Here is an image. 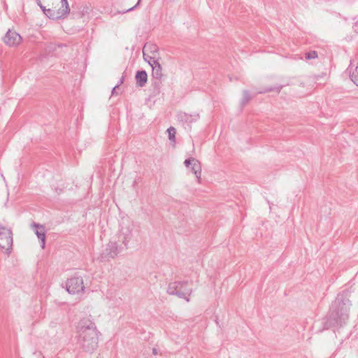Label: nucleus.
Returning a JSON list of instances; mask_svg holds the SVG:
<instances>
[{
	"label": "nucleus",
	"instance_id": "2eb2a0df",
	"mask_svg": "<svg viewBox=\"0 0 358 358\" xmlns=\"http://www.w3.org/2000/svg\"><path fill=\"white\" fill-rule=\"evenodd\" d=\"M350 78L351 80L357 85L358 86V64L355 68V69L351 71L350 74Z\"/></svg>",
	"mask_w": 358,
	"mask_h": 358
},
{
	"label": "nucleus",
	"instance_id": "c756f323",
	"mask_svg": "<svg viewBox=\"0 0 358 358\" xmlns=\"http://www.w3.org/2000/svg\"><path fill=\"white\" fill-rule=\"evenodd\" d=\"M140 3V1H138V2L136 3V6L138 5Z\"/></svg>",
	"mask_w": 358,
	"mask_h": 358
},
{
	"label": "nucleus",
	"instance_id": "a211bd4d",
	"mask_svg": "<svg viewBox=\"0 0 358 358\" xmlns=\"http://www.w3.org/2000/svg\"><path fill=\"white\" fill-rule=\"evenodd\" d=\"M317 57V52L315 50H311L305 54V58L307 60L315 59Z\"/></svg>",
	"mask_w": 358,
	"mask_h": 358
},
{
	"label": "nucleus",
	"instance_id": "39448f33",
	"mask_svg": "<svg viewBox=\"0 0 358 358\" xmlns=\"http://www.w3.org/2000/svg\"><path fill=\"white\" fill-rule=\"evenodd\" d=\"M40 8L43 10V13L50 19L58 20L65 18L70 13V8L69 6L68 0H61V7L57 10L49 7L46 8V6H40Z\"/></svg>",
	"mask_w": 358,
	"mask_h": 358
},
{
	"label": "nucleus",
	"instance_id": "5701e85b",
	"mask_svg": "<svg viewBox=\"0 0 358 358\" xmlns=\"http://www.w3.org/2000/svg\"><path fill=\"white\" fill-rule=\"evenodd\" d=\"M119 87V85H116L112 90V94L114 95L115 94L116 89Z\"/></svg>",
	"mask_w": 358,
	"mask_h": 358
},
{
	"label": "nucleus",
	"instance_id": "393cba45",
	"mask_svg": "<svg viewBox=\"0 0 358 358\" xmlns=\"http://www.w3.org/2000/svg\"><path fill=\"white\" fill-rule=\"evenodd\" d=\"M44 0H36V3L40 6H42V2Z\"/></svg>",
	"mask_w": 358,
	"mask_h": 358
},
{
	"label": "nucleus",
	"instance_id": "f3484780",
	"mask_svg": "<svg viewBox=\"0 0 358 358\" xmlns=\"http://www.w3.org/2000/svg\"><path fill=\"white\" fill-rule=\"evenodd\" d=\"M92 6L90 3L83 5L80 8V13L83 16L90 14L92 11Z\"/></svg>",
	"mask_w": 358,
	"mask_h": 358
},
{
	"label": "nucleus",
	"instance_id": "20e7f679",
	"mask_svg": "<svg viewBox=\"0 0 358 358\" xmlns=\"http://www.w3.org/2000/svg\"><path fill=\"white\" fill-rule=\"evenodd\" d=\"M192 289L188 281H175L169 284L167 293L170 295H176L179 298L189 301V296L191 295Z\"/></svg>",
	"mask_w": 358,
	"mask_h": 358
},
{
	"label": "nucleus",
	"instance_id": "9b49d317",
	"mask_svg": "<svg viewBox=\"0 0 358 358\" xmlns=\"http://www.w3.org/2000/svg\"><path fill=\"white\" fill-rule=\"evenodd\" d=\"M135 79L136 85L138 87H144L148 80V75L145 71H138L136 73Z\"/></svg>",
	"mask_w": 358,
	"mask_h": 358
},
{
	"label": "nucleus",
	"instance_id": "c85d7f7f",
	"mask_svg": "<svg viewBox=\"0 0 358 358\" xmlns=\"http://www.w3.org/2000/svg\"><path fill=\"white\" fill-rule=\"evenodd\" d=\"M140 3V1H138V2L136 3V6L138 5Z\"/></svg>",
	"mask_w": 358,
	"mask_h": 358
},
{
	"label": "nucleus",
	"instance_id": "4be33fe9",
	"mask_svg": "<svg viewBox=\"0 0 358 358\" xmlns=\"http://www.w3.org/2000/svg\"><path fill=\"white\" fill-rule=\"evenodd\" d=\"M150 57H155L154 56H149L148 54H146L144 51H143V58L145 61H147L148 62V61H151L150 59Z\"/></svg>",
	"mask_w": 358,
	"mask_h": 358
},
{
	"label": "nucleus",
	"instance_id": "7ed1b4c3",
	"mask_svg": "<svg viewBox=\"0 0 358 358\" xmlns=\"http://www.w3.org/2000/svg\"><path fill=\"white\" fill-rule=\"evenodd\" d=\"M129 234L130 232L128 234H122L119 236V241H121L124 245L123 247L120 245L115 241H109V243L106 245L105 250L101 255V260L108 261L110 259H114L124 250H127L128 248V243L131 239Z\"/></svg>",
	"mask_w": 358,
	"mask_h": 358
},
{
	"label": "nucleus",
	"instance_id": "a878e982",
	"mask_svg": "<svg viewBox=\"0 0 358 358\" xmlns=\"http://www.w3.org/2000/svg\"><path fill=\"white\" fill-rule=\"evenodd\" d=\"M136 7V5H135L134 6H133V7H131V8H129V9H127V10H126V12L131 11V10H134Z\"/></svg>",
	"mask_w": 358,
	"mask_h": 358
},
{
	"label": "nucleus",
	"instance_id": "aec40b11",
	"mask_svg": "<svg viewBox=\"0 0 358 358\" xmlns=\"http://www.w3.org/2000/svg\"><path fill=\"white\" fill-rule=\"evenodd\" d=\"M149 48L150 49V50L153 52V54H154L155 52H157V49H158L156 45H152V44L148 45V44H145V45H144V48H143V50L147 49V48Z\"/></svg>",
	"mask_w": 358,
	"mask_h": 358
},
{
	"label": "nucleus",
	"instance_id": "bb28decb",
	"mask_svg": "<svg viewBox=\"0 0 358 358\" xmlns=\"http://www.w3.org/2000/svg\"><path fill=\"white\" fill-rule=\"evenodd\" d=\"M124 76H122V77L121 78V79H120V83L118 84L119 85H121L122 83H123V82H124Z\"/></svg>",
	"mask_w": 358,
	"mask_h": 358
},
{
	"label": "nucleus",
	"instance_id": "423d86ee",
	"mask_svg": "<svg viewBox=\"0 0 358 358\" xmlns=\"http://www.w3.org/2000/svg\"><path fill=\"white\" fill-rule=\"evenodd\" d=\"M12 245L13 236L11 230L0 224V248L8 251Z\"/></svg>",
	"mask_w": 358,
	"mask_h": 358
},
{
	"label": "nucleus",
	"instance_id": "f257e3e1",
	"mask_svg": "<svg viewBox=\"0 0 358 358\" xmlns=\"http://www.w3.org/2000/svg\"><path fill=\"white\" fill-rule=\"evenodd\" d=\"M351 290H344L339 293L331 303L325 326L328 329L331 327L345 324L349 318L350 298H352Z\"/></svg>",
	"mask_w": 358,
	"mask_h": 358
},
{
	"label": "nucleus",
	"instance_id": "dca6fc26",
	"mask_svg": "<svg viewBox=\"0 0 358 358\" xmlns=\"http://www.w3.org/2000/svg\"><path fill=\"white\" fill-rule=\"evenodd\" d=\"M169 140L175 145L176 130L174 127H170L167 129Z\"/></svg>",
	"mask_w": 358,
	"mask_h": 358
},
{
	"label": "nucleus",
	"instance_id": "412c9836",
	"mask_svg": "<svg viewBox=\"0 0 358 358\" xmlns=\"http://www.w3.org/2000/svg\"><path fill=\"white\" fill-rule=\"evenodd\" d=\"M195 160H196L195 158L190 157L189 159H185L184 164L187 167H188L189 165H192L193 162H194Z\"/></svg>",
	"mask_w": 358,
	"mask_h": 358
},
{
	"label": "nucleus",
	"instance_id": "cd10ccee",
	"mask_svg": "<svg viewBox=\"0 0 358 358\" xmlns=\"http://www.w3.org/2000/svg\"><path fill=\"white\" fill-rule=\"evenodd\" d=\"M140 3V1H138V2L136 3V6L138 5Z\"/></svg>",
	"mask_w": 358,
	"mask_h": 358
},
{
	"label": "nucleus",
	"instance_id": "0eeeda50",
	"mask_svg": "<svg viewBox=\"0 0 358 358\" xmlns=\"http://www.w3.org/2000/svg\"><path fill=\"white\" fill-rule=\"evenodd\" d=\"M66 288L67 292L71 294L83 292L85 286L83 285V278L81 277H73L68 279L66 282Z\"/></svg>",
	"mask_w": 358,
	"mask_h": 358
},
{
	"label": "nucleus",
	"instance_id": "4468645a",
	"mask_svg": "<svg viewBox=\"0 0 358 358\" xmlns=\"http://www.w3.org/2000/svg\"><path fill=\"white\" fill-rule=\"evenodd\" d=\"M284 86L285 85H278V86H275L273 87H266V88L263 89L262 90L258 91L256 93V94H265V93L273 92V91H275L278 94H279Z\"/></svg>",
	"mask_w": 358,
	"mask_h": 358
},
{
	"label": "nucleus",
	"instance_id": "9d476101",
	"mask_svg": "<svg viewBox=\"0 0 358 358\" xmlns=\"http://www.w3.org/2000/svg\"><path fill=\"white\" fill-rule=\"evenodd\" d=\"M34 226L36 228L35 231V234L41 240V246L43 249L45 245V228L42 225H39L37 224H34Z\"/></svg>",
	"mask_w": 358,
	"mask_h": 358
},
{
	"label": "nucleus",
	"instance_id": "ddd939ff",
	"mask_svg": "<svg viewBox=\"0 0 358 358\" xmlns=\"http://www.w3.org/2000/svg\"><path fill=\"white\" fill-rule=\"evenodd\" d=\"M255 94L252 95L248 90L243 91V97L241 100V106L245 107L254 97Z\"/></svg>",
	"mask_w": 358,
	"mask_h": 358
},
{
	"label": "nucleus",
	"instance_id": "b1692460",
	"mask_svg": "<svg viewBox=\"0 0 358 358\" xmlns=\"http://www.w3.org/2000/svg\"><path fill=\"white\" fill-rule=\"evenodd\" d=\"M152 354L154 355H157L158 354V351H157V348H152Z\"/></svg>",
	"mask_w": 358,
	"mask_h": 358
},
{
	"label": "nucleus",
	"instance_id": "6ab92c4d",
	"mask_svg": "<svg viewBox=\"0 0 358 358\" xmlns=\"http://www.w3.org/2000/svg\"><path fill=\"white\" fill-rule=\"evenodd\" d=\"M58 1L59 0H44L43 2L48 7H51L52 8H56V6L55 5L58 3Z\"/></svg>",
	"mask_w": 358,
	"mask_h": 358
},
{
	"label": "nucleus",
	"instance_id": "f03ea898",
	"mask_svg": "<svg viewBox=\"0 0 358 358\" xmlns=\"http://www.w3.org/2000/svg\"><path fill=\"white\" fill-rule=\"evenodd\" d=\"M77 333L78 344L85 352L92 353L97 348L99 331L92 320L81 319L78 323Z\"/></svg>",
	"mask_w": 358,
	"mask_h": 358
},
{
	"label": "nucleus",
	"instance_id": "f8f14e48",
	"mask_svg": "<svg viewBox=\"0 0 358 358\" xmlns=\"http://www.w3.org/2000/svg\"><path fill=\"white\" fill-rule=\"evenodd\" d=\"M192 171L197 178L198 182L200 183L201 176V166L197 159L193 162V164L192 165Z\"/></svg>",
	"mask_w": 358,
	"mask_h": 358
},
{
	"label": "nucleus",
	"instance_id": "6e6552de",
	"mask_svg": "<svg viewBox=\"0 0 358 358\" xmlns=\"http://www.w3.org/2000/svg\"><path fill=\"white\" fill-rule=\"evenodd\" d=\"M22 40V37L20 34L13 29H8L3 38V42L10 47L19 45Z\"/></svg>",
	"mask_w": 358,
	"mask_h": 358
},
{
	"label": "nucleus",
	"instance_id": "1a4fd4ad",
	"mask_svg": "<svg viewBox=\"0 0 358 358\" xmlns=\"http://www.w3.org/2000/svg\"><path fill=\"white\" fill-rule=\"evenodd\" d=\"M151 61H148L149 64L152 67V76L157 80H160L162 76V67L157 59L155 57H150Z\"/></svg>",
	"mask_w": 358,
	"mask_h": 358
}]
</instances>
